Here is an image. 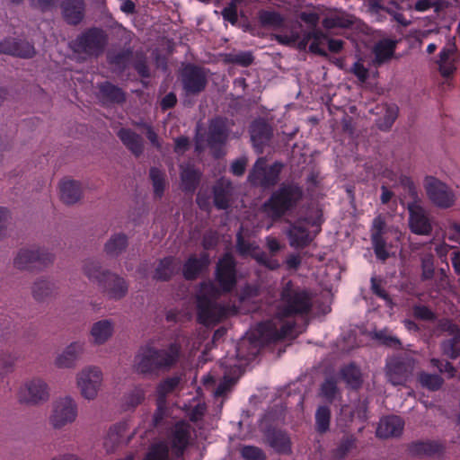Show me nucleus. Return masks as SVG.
<instances>
[{
  "label": "nucleus",
  "mask_w": 460,
  "mask_h": 460,
  "mask_svg": "<svg viewBox=\"0 0 460 460\" xmlns=\"http://www.w3.org/2000/svg\"><path fill=\"white\" fill-rule=\"evenodd\" d=\"M218 243V235L215 231H208L202 237V247L204 250L214 249Z\"/></svg>",
  "instance_id": "nucleus-64"
},
{
  "label": "nucleus",
  "mask_w": 460,
  "mask_h": 460,
  "mask_svg": "<svg viewBox=\"0 0 460 460\" xmlns=\"http://www.w3.org/2000/svg\"><path fill=\"white\" fill-rule=\"evenodd\" d=\"M236 252L242 257H245L251 252L252 243L246 242L243 236L242 230L236 234Z\"/></svg>",
  "instance_id": "nucleus-63"
},
{
  "label": "nucleus",
  "mask_w": 460,
  "mask_h": 460,
  "mask_svg": "<svg viewBox=\"0 0 460 460\" xmlns=\"http://www.w3.org/2000/svg\"><path fill=\"white\" fill-rule=\"evenodd\" d=\"M214 206L219 210H226L230 208V200L233 195V186L230 181L223 178L218 180L213 186Z\"/></svg>",
  "instance_id": "nucleus-26"
},
{
  "label": "nucleus",
  "mask_w": 460,
  "mask_h": 460,
  "mask_svg": "<svg viewBox=\"0 0 460 460\" xmlns=\"http://www.w3.org/2000/svg\"><path fill=\"white\" fill-rule=\"evenodd\" d=\"M409 226L412 233L420 235H429L432 232V226L421 206L416 203H409Z\"/></svg>",
  "instance_id": "nucleus-16"
},
{
  "label": "nucleus",
  "mask_w": 460,
  "mask_h": 460,
  "mask_svg": "<svg viewBox=\"0 0 460 460\" xmlns=\"http://www.w3.org/2000/svg\"><path fill=\"white\" fill-rule=\"evenodd\" d=\"M434 255L428 253L421 257V280L433 279L435 273Z\"/></svg>",
  "instance_id": "nucleus-51"
},
{
  "label": "nucleus",
  "mask_w": 460,
  "mask_h": 460,
  "mask_svg": "<svg viewBox=\"0 0 460 460\" xmlns=\"http://www.w3.org/2000/svg\"><path fill=\"white\" fill-rule=\"evenodd\" d=\"M181 190L186 193H193L199 185L202 173L193 164L180 165Z\"/></svg>",
  "instance_id": "nucleus-31"
},
{
  "label": "nucleus",
  "mask_w": 460,
  "mask_h": 460,
  "mask_svg": "<svg viewBox=\"0 0 460 460\" xmlns=\"http://www.w3.org/2000/svg\"><path fill=\"white\" fill-rule=\"evenodd\" d=\"M294 323H280V320L265 321L258 325V332L261 339L268 342H275L285 339L293 330Z\"/></svg>",
  "instance_id": "nucleus-14"
},
{
  "label": "nucleus",
  "mask_w": 460,
  "mask_h": 460,
  "mask_svg": "<svg viewBox=\"0 0 460 460\" xmlns=\"http://www.w3.org/2000/svg\"><path fill=\"white\" fill-rule=\"evenodd\" d=\"M0 53L30 58L34 56L35 49L28 41L15 38H7L0 42Z\"/></svg>",
  "instance_id": "nucleus-21"
},
{
  "label": "nucleus",
  "mask_w": 460,
  "mask_h": 460,
  "mask_svg": "<svg viewBox=\"0 0 460 460\" xmlns=\"http://www.w3.org/2000/svg\"><path fill=\"white\" fill-rule=\"evenodd\" d=\"M269 445L279 454H290L291 440L288 434L279 429L269 428L265 432Z\"/></svg>",
  "instance_id": "nucleus-27"
},
{
  "label": "nucleus",
  "mask_w": 460,
  "mask_h": 460,
  "mask_svg": "<svg viewBox=\"0 0 460 460\" xmlns=\"http://www.w3.org/2000/svg\"><path fill=\"white\" fill-rule=\"evenodd\" d=\"M95 94L104 106L122 104L126 101V95L122 88H99Z\"/></svg>",
  "instance_id": "nucleus-42"
},
{
  "label": "nucleus",
  "mask_w": 460,
  "mask_h": 460,
  "mask_svg": "<svg viewBox=\"0 0 460 460\" xmlns=\"http://www.w3.org/2000/svg\"><path fill=\"white\" fill-rule=\"evenodd\" d=\"M367 335L372 341H376L379 346L396 349H402V343L400 339H398L396 336L391 335L390 331L387 328H384L382 330H377L375 328L374 330L368 332Z\"/></svg>",
  "instance_id": "nucleus-37"
},
{
  "label": "nucleus",
  "mask_w": 460,
  "mask_h": 460,
  "mask_svg": "<svg viewBox=\"0 0 460 460\" xmlns=\"http://www.w3.org/2000/svg\"><path fill=\"white\" fill-rule=\"evenodd\" d=\"M440 348L444 355L451 359H456L460 356V336L444 340L440 343Z\"/></svg>",
  "instance_id": "nucleus-48"
},
{
  "label": "nucleus",
  "mask_w": 460,
  "mask_h": 460,
  "mask_svg": "<svg viewBox=\"0 0 460 460\" xmlns=\"http://www.w3.org/2000/svg\"><path fill=\"white\" fill-rule=\"evenodd\" d=\"M61 9L64 19L70 24H78L84 18V0H64Z\"/></svg>",
  "instance_id": "nucleus-33"
},
{
  "label": "nucleus",
  "mask_w": 460,
  "mask_h": 460,
  "mask_svg": "<svg viewBox=\"0 0 460 460\" xmlns=\"http://www.w3.org/2000/svg\"><path fill=\"white\" fill-rule=\"evenodd\" d=\"M404 422L398 416H387L380 420L376 429V437L380 438H389L399 437L403 429Z\"/></svg>",
  "instance_id": "nucleus-28"
},
{
  "label": "nucleus",
  "mask_w": 460,
  "mask_h": 460,
  "mask_svg": "<svg viewBox=\"0 0 460 460\" xmlns=\"http://www.w3.org/2000/svg\"><path fill=\"white\" fill-rule=\"evenodd\" d=\"M283 167L281 162L276 161L268 165L265 157H259L250 170L247 181L253 187L269 190L278 184Z\"/></svg>",
  "instance_id": "nucleus-5"
},
{
  "label": "nucleus",
  "mask_w": 460,
  "mask_h": 460,
  "mask_svg": "<svg viewBox=\"0 0 460 460\" xmlns=\"http://www.w3.org/2000/svg\"><path fill=\"white\" fill-rule=\"evenodd\" d=\"M321 394L329 402H332L337 394L339 393V388L337 385V381L333 376H330L325 378L323 383L321 385Z\"/></svg>",
  "instance_id": "nucleus-50"
},
{
  "label": "nucleus",
  "mask_w": 460,
  "mask_h": 460,
  "mask_svg": "<svg viewBox=\"0 0 460 460\" xmlns=\"http://www.w3.org/2000/svg\"><path fill=\"white\" fill-rule=\"evenodd\" d=\"M251 257L254 259L260 265L264 266L270 270H276L280 267V264L277 260L269 259L266 252H264L260 251L258 252H251Z\"/></svg>",
  "instance_id": "nucleus-53"
},
{
  "label": "nucleus",
  "mask_w": 460,
  "mask_h": 460,
  "mask_svg": "<svg viewBox=\"0 0 460 460\" xmlns=\"http://www.w3.org/2000/svg\"><path fill=\"white\" fill-rule=\"evenodd\" d=\"M100 291L110 299L120 300L128 292V283L119 275L111 271L107 279L99 288Z\"/></svg>",
  "instance_id": "nucleus-18"
},
{
  "label": "nucleus",
  "mask_w": 460,
  "mask_h": 460,
  "mask_svg": "<svg viewBox=\"0 0 460 460\" xmlns=\"http://www.w3.org/2000/svg\"><path fill=\"white\" fill-rule=\"evenodd\" d=\"M340 376L347 387L354 391L359 390L364 383L361 369L355 362L342 366L340 369Z\"/></svg>",
  "instance_id": "nucleus-32"
},
{
  "label": "nucleus",
  "mask_w": 460,
  "mask_h": 460,
  "mask_svg": "<svg viewBox=\"0 0 460 460\" xmlns=\"http://www.w3.org/2000/svg\"><path fill=\"white\" fill-rule=\"evenodd\" d=\"M313 309V297L309 291L295 287L288 281L280 292L279 315L281 318L307 316Z\"/></svg>",
  "instance_id": "nucleus-3"
},
{
  "label": "nucleus",
  "mask_w": 460,
  "mask_h": 460,
  "mask_svg": "<svg viewBox=\"0 0 460 460\" xmlns=\"http://www.w3.org/2000/svg\"><path fill=\"white\" fill-rule=\"evenodd\" d=\"M106 43L103 31L93 28L80 35L74 42L75 52L87 56H97L102 52Z\"/></svg>",
  "instance_id": "nucleus-7"
},
{
  "label": "nucleus",
  "mask_w": 460,
  "mask_h": 460,
  "mask_svg": "<svg viewBox=\"0 0 460 460\" xmlns=\"http://www.w3.org/2000/svg\"><path fill=\"white\" fill-rule=\"evenodd\" d=\"M287 234L290 240V246L296 248H305L314 239V237L310 236L307 228L299 226L296 223H292L290 225V228L287 231Z\"/></svg>",
  "instance_id": "nucleus-35"
},
{
  "label": "nucleus",
  "mask_w": 460,
  "mask_h": 460,
  "mask_svg": "<svg viewBox=\"0 0 460 460\" xmlns=\"http://www.w3.org/2000/svg\"><path fill=\"white\" fill-rule=\"evenodd\" d=\"M184 86H205L208 84V74L201 68L188 65L181 71Z\"/></svg>",
  "instance_id": "nucleus-34"
},
{
  "label": "nucleus",
  "mask_w": 460,
  "mask_h": 460,
  "mask_svg": "<svg viewBox=\"0 0 460 460\" xmlns=\"http://www.w3.org/2000/svg\"><path fill=\"white\" fill-rule=\"evenodd\" d=\"M113 332V323L111 320L103 319L94 323L91 329V334L93 337L94 342L97 344H103L109 338L111 337Z\"/></svg>",
  "instance_id": "nucleus-41"
},
{
  "label": "nucleus",
  "mask_w": 460,
  "mask_h": 460,
  "mask_svg": "<svg viewBox=\"0 0 460 460\" xmlns=\"http://www.w3.org/2000/svg\"><path fill=\"white\" fill-rule=\"evenodd\" d=\"M58 290L56 283L44 277L37 278L31 287V296L37 303H47L55 299Z\"/></svg>",
  "instance_id": "nucleus-20"
},
{
  "label": "nucleus",
  "mask_w": 460,
  "mask_h": 460,
  "mask_svg": "<svg viewBox=\"0 0 460 460\" xmlns=\"http://www.w3.org/2000/svg\"><path fill=\"white\" fill-rule=\"evenodd\" d=\"M179 376H172L164 379L157 386V397L166 399L169 393L172 392L180 384Z\"/></svg>",
  "instance_id": "nucleus-52"
},
{
  "label": "nucleus",
  "mask_w": 460,
  "mask_h": 460,
  "mask_svg": "<svg viewBox=\"0 0 460 460\" xmlns=\"http://www.w3.org/2000/svg\"><path fill=\"white\" fill-rule=\"evenodd\" d=\"M396 44L397 41L394 40L384 39L379 40L374 47V62L381 65L389 61L394 54Z\"/></svg>",
  "instance_id": "nucleus-39"
},
{
  "label": "nucleus",
  "mask_w": 460,
  "mask_h": 460,
  "mask_svg": "<svg viewBox=\"0 0 460 460\" xmlns=\"http://www.w3.org/2000/svg\"><path fill=\"white\" fill-rule=\"evenodd\" d=\"M157 408L153 416L154 426L157 427L167 415L166 399L157 397Z\"/></svg>",
  "instance_id": "nucleus-59"
},
{
  "label": "nucleus",
  "mask_w": 460,
  "mask_h": 460,
  "mask_svg": "<svg viewBox=\"0 0 460 460\" xmlns=\"http://www.w3.org/2000/svg\"><path fill=\"white\" fill-rule=\"evenodd\" d=\"M442 450L441 445L435 441H417L409 445V451L413 456H434Z\"/></svg>",
  "instance_id": "nucleus-43"
},
{
  "label": "nucleus",
  "mask_w": 460,
  "mask_h": 460,
  "mask_svg": "<svg viewBox=\"0 0 460 460\" xmlns=\"http://www.w3.org/2000/svg\"><path fill=\"white\" fill-rule=\"evenodd\" d=\"M228 138V128L226 119L222 117H217L210 120L208 133V145L214 151L215 158H220L223 154L220 147L224 146Z\"/></svg>",
  "instance_id": "nucleus-13"
},
{
  "label": "nucleus",
  "mask_w": 460,
  "mask_h": 460,
  "mask_svg": "<svg viewBox=\"0 0 460 460\" xmlns=\"http://www.w3.org/2000/svg\"><path fill=\"white\" fill-rule=\"evenodd\" d=\"M210 264V258L208 252H200L190 254L182 266V276L186 280H196L199 276L208 270Z\"/></svg>",
  "instance_id": "nucleus-17"
},
{
  "label": "nucleus",
  "mask_w": 460,
  "mask_h": 460,
  "mask_svg": "<svg viewBox=\"0 0 460 460\" xmlns=\"http://www.w3.org/2000/svg\"><path fill=\"white\" fill-rule=\"evenodd\" d=\"M118 137L136 156H139L143 154L144 140L140 135L129 128H122L119 130Z\"/></svg>",
  "instance_id": "nucleus-36"
},
{
  "label": "nucleus",
  "mask_w": 460,
  "mask_h": 460,
  "mask_svg": "<svg viewBox=\"0 0 460 460\" xmlns=\"http://www.w3.org/2000/svg\"><path fill=\"white\" fill-rule=\"evenodd\" d=\"M180 346L172 343L167 349H157L146 345L138 349L134 357L133 370L143 376L158 375L160 371L168 370L178 360Z\"/></svg>",
  "instance_id": "nucleus-1"
},
{
  "label": "nucleus",
  "mask_w": 460,
  "mask_h": 460,
  "mask_svg": "<svg viewBox=\"0 0 460 460\" xmlns=\"http://www.w3.org/2000/svg\"><path fill=\"white\" fill-rule=\"evenodd\" d=\"M198 320L202 324L216 323L226 315V309L207 295L197 297Z\"/></svg>",
  "instance_id": "nucleus-9"
},
{
  "label": "nucleus",
  "mask_w": 460,
  "mask_h": 460,
  "mask_svg": "<svg viewBox=\"0 0 460 460\" xmlns=\"http://www.w3.org/2000/svg\"><path fill=\"white\" fill-rule=\"evenodd\" d=\"M236 383V379L230 376H225L223 380L217 385L214 391L215 397L226 396L234 387Z\"/></svg>",
  "instance_id": "nucleus-56"
},
{
  "label": "nucleus",
  "mask_w": 460,
  "mask_h": 460,
  "mask_svg": "<svg viewBox=\"0 0 460 460\" xmlns=\"http://www.w3.org/2000/svg\"><path fill=\"white\" fill-rule=\"evenodd\" d=\"M299 49H305L309 45V50L314 54L326 56L325 46L327 45V36L319 30H314L303 35L298 42Z\"/></svg>",
  "instance_id": "nucleus-23"
},
{
  "label": "nucleus",
  "mask_w": 460,
  "mask_h": 460,
  "mask_svg": "<svg viewBox=\"0 0 460 460\" xmlns=\"http://www.w3.org/2000/svg\"><path fill=\"white\" fill-rule=\"evenodd\" d=\"M421 385L431 391L438 390L444 380L438 375L424 374L420 376Z\"/></svg>",
  "instance_id": "nucleus-55"
},
{
  "label": "nucleus",
  "mask_w": 460,
  "mask_h": 460,
  "mask_svg": "<svg viewBox=\"0 0 460 460\" xmlns=\"http://www.w3.org/2000/svg\"><path fill=\"white\" fill-rule=\"evenodd\" d=\"M55 256L47 249L31 246L19 249L13 257V267L22 271L42 270L54 262Z\"/></svg>",
  "instance_id": "nucleus-4"
},
{
  "label": "nucleus",
  "mask_w": 460,
  "mask_h": 460,
  "mask_svg": "<svg viewBox=\"0 0 460 460\" xmlns=\"http://www.w3.org/2000/svg\"><path fill=\"white\" fill-rule=\"evenodd\" d=\"M438 330L448 332L453 337L460 336V328L457 324L454 323L451 320L443 318L438 323Z\"/></svg>",
  "instance_id": "nucleus-60"
},
{
  "label": "nucleus",
  "mask_w": 460,
  "mask_h": 460,
  "mask_svg": "<svg viewBox=\"0 0 460 460\" xmlns=\"http://www.w3.org/2000/svg\"><path fill=\"white\" fill-rule=\"evenodd\" d=\"M128 244V237L125 233H115L105 242L103 252L108 258L116 259L127 251Z\"/></svg>",
  "instance_id": "nucleus-29"
},
{
  "label": "nucleus",
  "mask_w": 460,
  "mask_h": 460,
  "mask_svg": "<svg viewBox=\"0 0 460 460\" xmlns=\"http://www.w3.org/2000/svg\"><path fill=\"white\" fill-rule=\"evenodd\" d=\"M425 190L429 200L440 208H448L454 205L455 196L447 186L434 177H427Z\"/></svg>",
  "instance_id": "nucleus-11"
},
{
  "label": "nucleus",
  "mask_w": 460,
  "mask_h": 460,
  "mask_svg": "<svg viewBox=\"0 0 460 460\" xmlns=\"http://www.w3.org/2000/svg\"><path fill=\"white\" fill-rule=\"evenodd\" d=\"M149 177L154 187V193L156 197L161 198L165 188V175L157 167H151L149 170Z\"/></svg>",
  "instance_id": "nucleus-47"
},
{
  "label": "nucleus",
  "mask_w": 460,
  "mask_h": 460,
  "mask_svg": "<svg viewBox=\"0 0 460 460\" xmlns=\"http://www.w3.org/2000/svg\"><path fill=\"white\" fill-rule=\"evenodd\" d=\"M82 183L75 180H66L60 183V199L66 206H73L83 198Z\"/></svg>",
  "instance_id": "nucleus-30"
},
{
  "label": "nucleus",
  "mask_w": 460,
  "mask_h": 460,
  "mask_svg": "<svg viewBox=\"0 0 460 460\" xmlns=\"http://www.w3.org/2000/svg\"><path fill=\"white\" fill-rule=\"evenodd\" d=\"M351 71L361 83H367L371 76L375 77L376 74V71H369L361 60L354 63Z\"/></svg>",
  "instance_id": "nucleus-54"
},
{
  "label": "nucleus",
  "mask_w": 460,
  "mask_h": 460,
  "mask_svg": "<svg viewBox=\"0 0 460 460\" xmlns=\"http://www.w3.org/2000/svg\"><path fill=\"white\" fill-rule=\"evenodd\" d=\"M303 189L296 182L283 181L263 203L262 208L274 221L294 210L302 200Z\"/></svg>",
  "instance_id": "nucleus-2"
},
{
  "label": "nucleus",
  "mask_w": 460,
  "mask_h": 460,
  "mask_svg": "<svg viewBox=\"0 0 460 460\" xmlns=\"http://www.w3.org/2000/svg\"><path fill=\"white\" fill-rule=\"evenodd\" d=\"M76 416V403L71 397L66 396L57 400L53 403V411L49 417V421L54 429H61L74 422Z\"/></svg>",
  "instance_id": "nucleus-8"
},
{
  "label": "nucleus",
  "mask_w": 460,
  "mask_h": 460,
  "mask_svg": "<svg viewBox=\"0 0 460 460\" xmlns=\"http://www.w3.org/2000/svg\"><path fill=\"white\" fill-rule=\"evenodd\" d=\"M368 399H358L354 402V410L353 414L357 416L358 419L362 420L363 422L367 420V411H368Z\"/></svg>",
  "instance_id": "nucleus-58"
},
{
  "label": "nucleus",
  "mask_w": 460,
  "mask_h": 460,
  "mask_svg": "<svg viewBox=\"0 0 460 460\" xmlns=\"http://www.w3.org/2000/svg\"><path fill=\"white\" fill-rule=\"evenodd\" d=\"M455 51L456 46L452 42L448 48L443 49L439 53L438 67L440 74L444 77H449L456 69V58L454 57Z\"/></svg>",
  "instance_id": "nucleus-38"
},
{
  "label": "nucleus",
  "mask_w": 460,
  "mask_h": 460,
  "mask_svg": "<svg viewBox=\"0 0 460 460\" xmlns=\"http://www.w3.org/2000/svg\"><path fill=\"white\" fill-rule=\"evenodd\" d=\"M385 112L383 117L376 121V128L384 132L389 131L399 115V107L394 103L385 105Z\"/></svg>",
  "instance_id": "nucleus-44"
},
{
  "label": "nucleus",
  "mask_w": 460,
  "mask_h": 460,
  "mask_svg": "<svg viewBox=\"0 0 460 460\" xmlns=\"http://www.w3.org/2000/svg\"><path fill=\"white\" fill-rule=\"evenodd\" d=\"M416 360L407 353L389 358L385 367L387 381L393 385H405L411 379Z\"/></svg>",
  "instance_id": "nucleus-6"
},
{
  "label": "nucleus",
  "mask_w": 460,
  "mask_h": 460,
  "mask_svg": "<svg viewBox=\"0 0 460 460\" xmlns=\"http://www.w3.org/2000/svg\"><path fill=\"white\" fill-rule=\"evenodd\" d=\"M216 278L224 292H231L235 287L236 261L231 253H226L217 262Z\"/></svg>",
  "instance_id": "nucleus-10"
},
{
  "label": "nucleus",
  "mask_w": 460,
  "mask_h": 460,
  "mask_svg": "<svg viewBox=\"0 0 460 460\" xmlns=\"http://www.w3.org/2000/svg\"><path fill=\"white\" fill-rule=\"evenodd\" d=\"M102 381V373L97 367L83 369L77 376L81 394L87 400L96 397Z\"/></svg>",
  "instance_id": "nucleus-12"
},
{
  "label": "nucleus",
  "mask_w": 460,
  "mask_h": 460,
  "mask_svg": "<svg viewBox=\"0 0 460 460\" xmlns=\"http://www.w3.org/2000/svg\"><path fill=\"white\" fill-rule=\"evenodd\" d=\"M251 140L253 146L262 152V147L272 137V128L264 119H256L250 126Z\"/></svg>",
  "instance_id": "nucleus-24"
},
{
  "label": "nucleus",
  "mask_w": 460,
  "mask_h": 460,
  "mask_svg": "<svg viewBox=\"0 0 460 460\" xmlns=\"http://www.w3.org/2000/svg\"><path fill=\"white\" fill-rule=\"evenodd\" d=\"M371 243L374 252L378 260L385 261L391 257V253L386 249V241L377 233H371Z\"/></svg>",
  "instance_id": "nucleus-46"
},
{
  "label": "nucleus",
  "mask_w": 460,
  "mask_h": 460,
  "mask_svg": "<svg viewBox=\"0 0 460 460\" xmlns=\"http://www.w3.org/2000/svg\"><path fill=\"white\" fill-rule=\"evenodd\" d=\"M169 448L164 442L151 445L143 460H168Z\"/></svg>",
  "instance_id": "nucleus-49"
},
{
  "label": "nucleus",
  "mask_w": 460,
  "mask_h": 460,
  "mask_svg": "<svg viewBox=\"0 0 460 460\" xmlns=\"http://www.w3.org/2000/svg\"><path fill=\"white\" fill-rule=\"evenodd\" d=\"M190 425L185 420L177 421L172 431L171 443L176 458L183 456L190 438Z\"/></svg>",
  "instance_id": "nucleus-19"
},
{
  "label": "nucleus",
  "mask_w": 460,
  "mask_h": 460,
  "mask_svg": "<svg viewBox=\"0 0 460 460\" xmlns=\"http://www.w3.org/2000/svg\"><path fill=\"white\" fill-rule=\"evenodd\" d=\"M413 315L417 319L429 322H433L437 319L435 313L426 305H415L413 307Z\"/></svg>",
  "instance_id": "nucleus-61"
},
{
  "label": "nucleus",
  "mask_w": 460,
  "mask_h": 460,
  "mask_svg": "<svg viewBox=\"0 0 460 460\" xmlns=\"http://www.w3.org/2000/svg\"><path fill=\"white\" fill-rule=\"evenodd\" d=\"M260 20L262 24L279 27L282 24V17L276 12L265 11L261 13Z\"/></svg>",
  "instance_id": "nucleus-57"
},
{
  "label": "nucleus",
  "mask_w": 460,
  "mask_h": 460,
  "mask_svg": "<svg viewBox=\"0 0 460 460\" xmlns=\"http://www.w3.org/2000/svg\"><path fill=\"white\" fill-rule=\"evenodd\" d=\"M243 457L249 460H264L265 456L261 449L252 446H246L242 450Z\"/></svg>",
  "instance_id": "nucleus-62"
},
{
  "label": "nucleus",
  "mask_w": 460,
  "mask_h": 460,
  "mask_svg": "<svg viewBox=\"0 0 460 460\" xmlns=\"http://www.w3.org/2000/svg\"><path fill=\"white\" fill-rule=\"evenodd\" d=\"M331 410L328 406H319L315 412V430L320 434L326 433L330 429Z\"/></svg>",
  "instance_id": "nucleus-45"
},
{
  "label": "nucleus",
  "mask_w": 460,
  "mask_h": 460,
  "mask_svg": "<svg viewBox=\"0 0 460 460\" xmlns=\"http://www.w3.org/2000/svg\"><path fill=\"white\" fill-rule=\"evenodd\" d=\"M47 384L41 379H33L25 385L20 401L26 404L37 405L49 400Z\"/></svg>",
  "instance_id": "nucleus-15"
},
{
  "label": "nucleus",
  "mask_w": 460,
  "mask_h": 460,
  "mask_svg": "<svg viewBox=\"0 0 460 460\" xmlns=\"http://www.w3.org/2000/svg\"><path fill=\"white\" fill-rule=\"evenodd\" d=\"M84 351V344L74 341L66 346L55 359V365L58 368L75 367Z\"/></svg>",
  "instance_id": "nucleus-22"
},
{
  "label": "nucleus",
  "mask_w": 460,
  "mask_h": 460,
  "mask_svg": "<svg viewBox=\"0 0 460 460\" xmlns=\"http://www.w3.org/2000/svg\"><path fill=\"white\" fill-rule=\"evenodd\" d=\"M175 261L172 256L159 260L152 279L156 281H169L175 274Z\"/></svg>",
  "instance_id": "nucleus-40"
},
{
  "label": "nucleus",
  "mask_w": 460,
  "mask_h": 460,
  "mask_svg": "<svg viewBox=\"0 0 460 460\" xmlns=\"http://www.w3.org/2000/svg\"><path fill=\"white\" fill-rule=\"evenodd\" d=\"M82 270L90 282L97 285L98 288L109 277L111 270L104 268L102 263L95 259H87L84 261Z\"/></svg>",
  "instance_id": "nucleus-25"
}]
</instances>
